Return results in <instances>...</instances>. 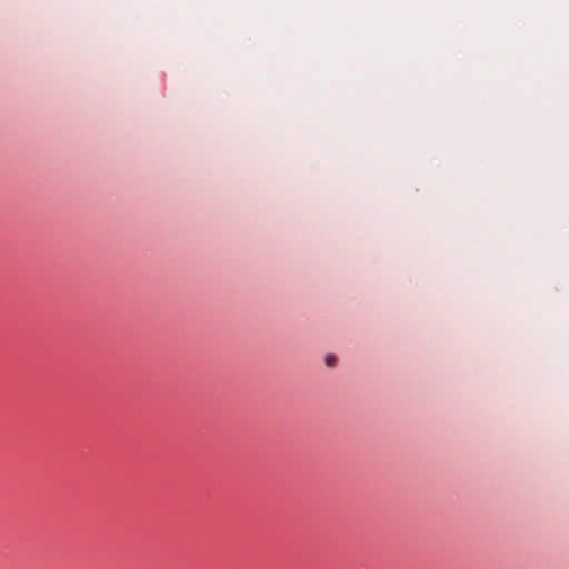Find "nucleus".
Wrapping results in <instances>:
<instances>
[{
	"mask_svg": "<svg viewBox=\"0 0 569 569\" xmlns=\"http://www.w3.org/2000/svg\"><path fill=\"white\" fill-rule=\"evenodd\" d=\"M326 363H327L328 366H332V365L335 363V357H333V356H329V357H327V359H326Z\"/></svg>",
	"mask_w": 569,
	"mask_h": 569,
	"instance_id": "1",
	"label": "nucleus"
}]
</instances>
